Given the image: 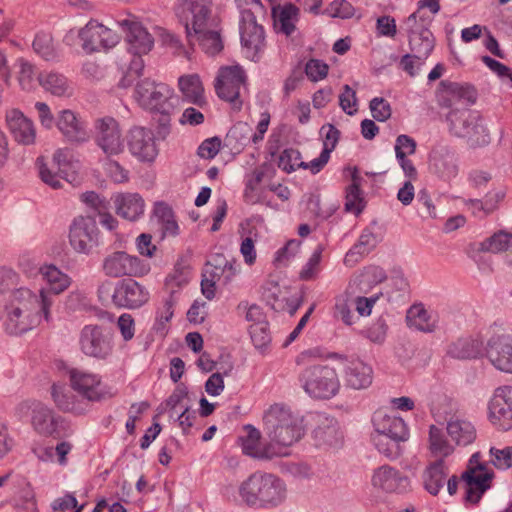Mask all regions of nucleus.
<instances>
[{
	"mask_svg": "<svg viewBox=\"0 0 512 512\" xmlns=\"http://www.w3.org/2000/svg\"><path fill=\"white\" fill-rule=\"evenodd\" d=\"M373 423L376 430L382 435L377 443L379 448L387 438L397 442L408 439L409 431L407 425L400 417L378 413L374 416Z\"/></svg>",
	"mask_w": 512,
	"mask_h": 512,
	"instance_id": "cd10ccee",
	"label": "nucleus"
},
{
	"mask_svg": "<svg viewBox=\"0 0 512 512\" xmlns=\"http://www.w3.org/2000/svg\"><path fill=\"white\" fill-rule=\"evenodd\" d=\"M33 48L36 53L48 59L55 55V44L50 32L40 31L33 41Z\"/></svg>",
	"mask_w": 512,
	"mask_h": 512,
	"instance_id": "864d4df0",
	"label": "nucleus"
},
{
	"mask_svg": "<svg viewBox=\"0 0 512 512\" xmlns=\"http://www.w3.org/2000/svg\"><path fill=\"white\" fill-rule=\"evenodd\" d=\"M419 43H415L412 50L415 55L406 54L401 58L402 69L411 77L416 75V68L424 62L432 53L435 47V37L430 29L423 28L418 32Z\"/></svg>",
	"mask_w": 512,
	"mask_h": 512,
	"instance_id": "393cba45",
	"label": "nucleus"
},
{
	"mask_svg": "<svg viewBox=\"0 0 512 512\" xmlns=\"http://www.w3.org/2000/svg\"><path fill=\"white\" fill-rule=\"evenodd\" d=\"M241 226L240 253L243 256L244 262L248 266H253L257 260L255 243L259 238V231L257 227L252 224L251 220H246L245 224Z\"/></svg>",
	"mask_w": 512,
	"mask_h": 512,
	"instance_id": "58836bf2",
	"label": "nucleus"
},
{
	"mask_svg": "<svg viewBox=\"0 0 512 512\" xmlns=\"http://www.w3.org/2000/svg\"><path fill=\"white\" fill-rule=\"evenodd\" d=\"M277 166L287 174L296 171L302 167L301 153L295 148L282 150L277 159Z\"/></svg>",
	"mask_w": 512,
	"mask_h": 512,
	"instance_id": "3c124183",
	"label": "nucleus"
},
{
	"mask_svg": "<svg viewBox=\"0 0 512 512\" xmlns=\"http://www.w3.org/2000/svg\"><path fill=\"white\" fill-rule=\"evenodd\" d=\"M83 508L84 505H78L77 499L72 494L67 493L53 502L52 512H66L68 510L82 512Z\"/></svg>",
	"mask_w": 512,
	"mask_h": 512,
	"instance_id": "69168bd1",
	"label": "nucleus"
},
{
	"mask_svg": "<svg viewBox=\"0 0 512 512\" xmlns=\"http://www.w3.org/2000/svg\"><path fill=\"white\" fill-rule=\"evenodd\" d=\"M111 298L115 307L134 310L148 303L150 293L133 277L124 278L116 284Z\"/></svg>",
	"mask_w": 512,
	"mask_h": 512,
	"instance_id": "f3484780",
	"label": "nucleus"
},
{
	"mask_svg": "<svg viewBox=\"0 0 512 512\" xmlns=\"http://www.w3.org/2000/svg\"><path fill=\"white\" fill-rule=\"evenodd\" d=\"M396 19L390 15H382L376 20V34L379 37L394 39L397 36Z\"/></svg>",
	"mask_w": 512,
	"mask_h": 512,
	"instance_id": "680f3d73",
	"label": "nucleus"
},
{
	"mask_svg": "<svg viewBox=\"0 0 512 512\" xmlns=\"http://www.w3.org/2000/svg\"><path fill=\"white\" fill-rule=\"evenodd\" d=\"M206 270L218 281V285L226 286L237 276L239 264L235 258L229 260L223 254H216L208 262Z\"/></svg>",
	"mask_w": 512,
	"mask_h": 512,
	"instance_id": "72a5a7b5",
	"label": "nucleus"
},
{
	"mask_svg": "<svg viewBox=\"0 0 512 512\" xmlns=\"http://www.w3.org/2000/svg\"><path fill=\"white\" fill-rule=\"evenodd\" d=\"M512 247V232L499 230L479 243L478 252L501 253Z\"/></svg>",
	"mask_w": 512,
	"mask_h": 512,
	"instance_id": "37998d69",
	"label": "nucleus"
},
{
	"mask_svg": "<svg viewBox=\"0 0 512 512\" xmlns=\"http://www.w3.org/2000/svg\"><path fill=\"white\" fill-rule=\"evenodd\" d=\"M494 478V471L483 461L480 452L473 453L460 476L465 502L477 505L483 495L493 486Z\"/></svg>",
	"mask_w": 512,
	"mask_h": 512,
	"instance_id": "6e6552de",
	"label": "nucleus"
},
{
	"mask_svg": "<svg viewBox=\"0 0 512 512\" xmlns=\"http://www.w3.org/2000/svg\"><path fill=\"white\" fill-rule=\"evenodd\" d=\"M98 228L96 221L90 216L76 217L69 230V242L79 253H87L96 243Z\"/></svg>",
	"mask_w": 512,
	"mask_h": 512,
	"instance_id": "a211bd4d",
	"label": "nucleus"
},
{
	"mask_svg": "<svg viewBox=\"0 0 512 512\" xmlns=\"http://www.w3.org/2000/svg\"><path fill=\"white\" fill-rule=\"evenodd\" d=\"M486 355L499 370L512 373V337L506 334L493 335L487 343Z\"/></svg>",
	"mask_w": 512,
	"mask_h": 512,
	"instance_id": "a878e982",
	"label": "nucleus"
},
{
	"mask_svg": "<svg viewBox=\"0 0 512 512\" xmlns=\"http://www.w3.org/2000/svg\"><path fill=\"white\" fill-rule=\"evenodd\" d=\"M322 250H315L298 273L300 281H315L321 272Z\"/></svg>",
	"mask_w": 512,
	"mask_h": 512,
	"instance_id": "8fccbe9b",
	"label": "nucleus"
},
{
	"mask_svg": "<svg viewBox=\"0 0 512 512\" xmlns=\"http://www.w3.org/2000/svg\"><path fill=\"white\" fill-rule=\"evenodd\" d=\"M127 147L139 161L152 162L158 154L155 137L150 129L135 126L126 136Z\"/></svg>",
	"mask_w": 512,
	"mask_h": 512,
	"instance_id": "6ab92c4d",
	"label": "nucleus"
},
{
	"mask_svg": "<svg viewBox=\"0 0 512 512\" xmlns=\"http://www.w3.org/2000/svg\"><path fill=\"white\" fill-rule=\"evenodd\" d=\"M177 88L184 101L198 107H204L207 105L205 87L199 74L188 73L179 76L177 80Z\"/></svg>",
	"mask_w": 512,
	"mask_h": 512,
	"instance_id": "c85d7f7f",
	"label": "nucleus"
},
{
	"mask_svg": "<svg viewBox=\"0 0 512 512\" xmlns=\"http://www.w3.org/2000/svg\"><path fill=\"white\" fill-rule=\"evenodd\" d=\"M133 98L140 108L158 117L164 132H168L171 115L176 106L174 88L165 82H157L151 78H144L135 84Z\"/></svg>",
	"mask_w": 512,
	"mask_h": 512,
	"instance_id": "7ed1b4c3",
	"label": "nucleus"
},
{
	"mask_svg": "<svg viewBox=\"0 0 512 512\" xmlns=\"http://www.w3.org/2000/svg\"><path fill=\"white\" fill-rule=\"evenodd\" d=\"M301 241L297 239L288 240L285 245L275 253L274 264H285L294 258L300 250Z\"/></svg>",
	"mask_w": 512,
	"mask_h": 512,
	"instance_id": "052dcab7",
	"label": "nucleus"
},
{
	"mask_svg": "<svg viewBox=\"0 0 512 512\" xmlns=\"http://www.w3.org/2000/svg\"><path fill=\"white\" fill-rule=\"evenodd\" d=\"M96 143L108 156H117L124 151V141L119 122L111 117L98 118L94 124Z\"/></svg>",
	"mask_w": 512,
	"mask_h": 512,
	"instance_id": "dca6fc26",
	"label": "nucleus"
},
{
	"mask_svg": "<svg viewBox=\"0 0 512 512\" xmlns=\"http://www.w3.org/2000/svg\"><path fill=\"white\" fill-rule=\"evenodd\" d=\"M373 487L385 493H399L408 484V478L388 465L377 468L371 479Z\"/></svg>",
	"mask_w": 512,
	"mask_h": 512,
	"instance_id": "c756f323",
	"label": "nucleus"
},
{
	"mask_svg": "<svg viewBox=\"0 0 512 512\" xmlns=\"http://www.w3.org/2000/svg\"><path fill=\"white\" fill-rule=\"evenodd\" d=\"M5 123L16 143L24 146H30L36 143L37 129L35 124L19 109L13 108L6 111Z\"/></svg>",
	"mask_w": 512,
	"mask_h": 512,
	"instance_id": "5701e85b",
	"label": "nucleus"
},
{
	"mask_svg": "<svg viewBox=\"0 0 512 512\" xmlns=\"http://www.w3.org/2000/svg\"><path fill=\"white\" fill-rule=\"evenodd\" d=\"M446 431L451 441L457 446H468L477 437L475 426L463 416H452L447 421Z\"/></svg>",
	"mask_w": 512,
	"mask_h": 512,
	"instance_id": "7c9ffc66",
	"label": "nucleus"
},
{
	"mask_svg": "<svg viewBox=\"0 0 512 512\" xmlns=\"http://www.w3.org/2000/svg\"><path fill=\"white\" fill-rule=\"evenodd\" d=\"M447 465L441 459L430 461L423 471V484L432 495H437L443 488L447 477Z\"/></svg>",
	"mask_w": 512,
	"mask_h": 512,
	"instance_id": "c9c22d12",
	"label": "nucleus"
},
{
	"mask_svg": "<svg viewBox=\"0 0 512 512\" xmlns=\"http://www.w3.org/2000/svg\"><path fill=\"white\" fill-rule=\"evenodd\" d=\"M57 127L70 141L81 142L87 138L83 122L71 110L60 112Z\"/></svg>",
	"mask_w": 512,
	"mask_h": 512,
	"instance_id": "e433bc0d",
	"label": "nucleus"
},
{
	"mask_svg": "<svg viewBox=\"0 0 512 512\" xmlns=\"http://www.w3.org/2000/svg\"><path fill=\"white\" fill-rule=\"evenodd\" d=\"M79 37L83 49L89 53L111 49L121 40L118 32L94 19L80 30Z\"/></svg>",
	"mask_w": 512,
	"mask_h": 512,
	"instance_id": "2eb2a0df",
	"label": "nucleus"
},
{
	"mask_svg": "<svg viewBox=\"0 0 512 512\" xmlns=\"http://www.w3.org/2000/svg\"><path fill=\"white\" fill-rule=\"evenodd\" d=\"M39 81L44 89L53 95L59 97L71 95V88L67 79L61 74L55 72L43 73L40 75Z\"/></svg>",
	"mask_w": 512,
	"mask_h": 512,
	"instance_id": "49530a36",
	"label": "nucleus"
},
{
	"mask_svg": "<svg viewBox=\"0 0 512 512\" xmlns=\"http://www.w3.org/2000/svg\"><path fill=\"white\" fill-rule=\"evenodd\" d=\"M257 15L262 14L242 11L239 25L242 51L252 61L258 60L266 48L265 31L257 22Z\"/></svg>",
	"mask_w": 512,
	"mask_h": 512,
	"instance_id": "f8f14e48",
	"label": "nucleus"
},
{
	"mask_svg": "<svg viewBox=\"0 0 512 512\" xmlns=\"http://www.w3.org/2000/svg\"><path fill=\"white\" fill-rule=\"evenodd\" d=\"M247 84L246 71L238 63L220 66L213 81L217 97L236 111L242 109L243 93L247 91Z\"/></svg>",
	"mask_w": 512,
	"mask_h": 512,
	"instance_id": "0eeeda50",
	"label": "nucleus"
},
{
	"mask_svg": "<svg viewBox=\"0 0 512 512\" xmlns=\"http://www.w3.org/2000/svg\"><path fill=\"white\" fill-rule=\"evenodd\" d=\"M138 253L147 258H153L157 252V246L152 241V235L141 233L135 241Z\"/></svg>",
	"mask_w": 512,
	"mask_h": 512,
	"instance_id": "774afa93",
	"label": "nucleus"
},
{
	"mask_svg": "<svg viewBox=\"0 0 512 512\" xmlns=\"http://www.w3.org/2000/svg\"><path fill=\"white\" fill-rule=\"evenodd\" d=\"M272 15L274 27L285 35H291L295 30V23L298 21L299 9L292 3H285L273 7Z\"/></svg>",
	"mask_w": 512,
	"mask_h": 512,
	"instance_id": "4c0bfd02",
	"label": "nucleus"
},
{
	"mask_svg": "<svg viewBox=\"0 0 512 512\" xmlns=\"http://www.w3.org/2000/svg\"><path fill=\"white\" fill-rule=\"evenodd\" d=\"M263 420L270 429V443L275 457L288 455V449L304 435L302 419L282 404L271 405Z\"/></svg>",
	"mask_w": 512,
	"mask_h": 512,
	"instance_id": "f03ea898",
	"label": "nucleus"
},
{
	"mask_svg": "<svg viewBox=\"0 0 512 512\" xmlns=\"http://www.w3.org/2000/svg\"><path fill=\"white\" fill-rule=\"evenodd\" d=\"M68 378L70 387L83 400L101 402L112 396L106 389L102 376L97 373L72 368L68 371Z\"/></svg>",
	"mask_w": 512,
	"mask_h": 512,
	"instance_id": "4468645a",
	"label": "nucleus"
},
{
	"mask_svg": "<svg viewBox=\"0 0 512 512\" xmlns=\"http://www.w3.org/2000/svg\"><path fill=\"white\" fill-rule=\"evenodd\" d=\"M489 419L501 430L512 426V386H501L495 390L489 403Z\"/></svg>",
	"mask_w": 512,
	"mask_h": 512,
	"instance_id": "aec40b11",
	"label": "nucleus"
},
{
	"mask_svg": "<svg viewBox=\"0 0 512 512\" xmlns=\"http://www.w3.org/2000/svg\"><path fill=\"white\" fill-rule=\"evenodd\" d=\"M490 462L497 469H509L512 467V447L498 449L490 448Z\"/></svg>",
	"mask_w": 512,
	"mask_h": 512,
	"instance_id": "4d7b16f0",
	"label": "nucleus"
},
{
	"mask_svg": "<svg viewBox=\"0 0 512 512\" xmlns=\"http://www.w3.org/2000/svg\"><path fill=\"white\" fill-rule=\"evenodd\" d=\"M188 282L189 277L185 269L183 267H175L165 278L164 288L168 291L169 295L175 296V293L187 285Z\"/></svg>",
	"mask_w": 512,
	"mask_h": 512,
	"instance_id": "603ef678",
	"label": "nucleus"
},
{
	"mask_svg": "<svg viewBox=\"0 0 512 512\" xmlns=\"http://www.w3.org/2000/svg\"><path fill=\"white\" fill-rule=\"evenodd\" d=\"M50 394L55 407L59 411L75 416L85 414L87 404L79 396L71 393L65 383L54 382L51 385Z\"/></svg>",
	"mask_w": 512,
	"mask_h": 512,
	"instance_id": "bb28decb",
	"label": "nucleus"
},
{
	"mask_svg": "<svg viewBox=\"0 0 512 512\" xmlns=\"http://www.w3.org/2000/svg\"><path fill=\"white\" fill-rule=\"evenodd\" d=\"M427 450L434 459L445 461L455 452V445L452 444L443 430L432 424L428 429Z\"/></svg>",
	"mask_w": 512,
	"mask_h": 512,
	"instance_id": "f704fd0d",
	"label": "nucleus"
},
{
	"mask_svg": "<svg viewBox=\"0 0 512 512\" xmlns=\"http://www.w3.org/2000/svg\"><path fill=\"white\" fill-rule=\"evenodd\" d=\"M435 99L439 107L450 109L457 102V82L442 80L439 82Z\"/></svg>",
	"mask_w": 512,
	"mask_h": 512,
	"instance_id": "de8ad7c7",
	"label": "nucleus"
},
{
	"mask_svg": "<svg viewBox=\"0 0 512 512\" xmlns=\"http://www.w3.org/2000/svg\"><path fill=\"white\" fill-rule=\"evenodd\" d=\"M369 108L372 117L379 122L387 121L392 115L390 103L382 97L373 98L369 103Z\"/></svg>",
	"mask_w": 512,
	"mask_h": 512,
	"instance_id": "13d9d810",
	"label": "nucleus"
},
{
	"mask_svg": "<svg viewBox=\"0 0 512 512\" xmlns=\"http://www.w3.org/2000/svg\"><path fill=\"white\" fill-rule=\"evenodd\" d=\"M328 358L341 362H347L344 368V379L346 385L352 389H365L372 384L373 369L360 358L348 359L345 355L330 353Z\"/></svg>",
	"mask_w": 512,
	"mask_h": 512,
	"instance_id": "412c9836",
	"label": "nucleus"
},
{
	"mask_svg": "<svg viewBox=\"0 0 512 512\" xmlns=\"http://www.w3.org/2000/svg\"><path fill=\"white\" fill-rule=\"evenodd\" d=\"M406 319L410 327L419 331L432 332L436 327L435 320L421 303L414 304L408 309Z\"/></svg>",
	"mask_w": 512,
	"mask_h": 512,
	"instance_id": "79ce46f5",
	"label": "nucleus"
},
{
	"mask_svg": "<svg viewBox=\"0 0 512 512\" xmlns=\"http://www.w3.org/2000/svg\"><path fill=\"white\" fill-rule=\"evenodd\" d=\"M222 149V140L218 136L205 139L197 149V155L205 160L214 159Z\"/></svg>",
	"mask_w": 512,
	"mask_h": 512,
	"instance_id": "bf43d9fd",
	"label": "nucleus"
},
{
	"mask_svg": "<svg viewBox=\"0 0 512 512\" xmlns=\"http://www.w3.org/2000/svg\"><path fill=\"white\" fill-rule=\"evenodd\" d=\"M276 170L270 163H263L256 167L251 174L248 176L246 188L244 192V199L247 203L263 204L267 207L278 209V205L275 204L265 193L261 191L260 194H256L257 187L265 180H271L275 177Z\"/></svg>",
	"mask_w": 512,
	"mask_h": 512,
	"instance_id": "4be33fe9",
	"label": "nucleus"
},
{
	"mask_svg": "<svg viewBox=\"0 0 512 512\" xmlns=\"http://www.w3.org/2000/svg\"><path fill=\"white\" fill-rule=\"evenodd\" d=\"M11 499L14 507L22 512H39L35 491L25 477H17L13 481Z\"/></svg>",
	"mask_w": 512,
	"mask_h": 512,
	"instance_id": "2f4dec72",
	"label": "nucleus"
},
{
	"mask_svg": "<svg viewBox=\"0 0 512 512\" xmlns=\"http://www.w3.org/2000/svg\"><path fill=\"white\" fill-rule=\"evenodd\" d=\"M118 24L125 33V39L129 45V49L135 54L126 74L119 83L121 87L128 88L133 84L135 79L142 76L145 64L141 56L148 54L152 50L154 40L152 35L135 15H128L127 18L118 21Z\"/></svg>",
	"mask_w": 512,
	"mask_h": 512,
	"instance_id": "39448f33",
	"label": "nucleus"
},
{
	"mask_svg": "<svg viewBox=\"0 0 512 512\" xmlns=\"http://www.w3.org/2000/svg\"><path fill=\"white\" fill-rule=\"evenodd\" d=\"M53 161L58 167V173L62 178H65L70 183L77 181V175L73 173L69 178L68 170L72 167V155L68 150L58 149L54 156Z\"/></svg>",
	"mask_w": 512,
	"mask_h": 512,
	"instance_id": "5fc2aeb1",
	"label": "nucleus"
},
{
	"mask_svg": "<svg viewBox=\"0 0 512 512\" xmlns=\"http://www.w3.org/2000/svg\"><path fill=\"white\" fill-rule=\"evenodd\" d=\"M417 148L416 141L405 134L399 135L396 138L395 154L396 158L408 157L415 154Z\"/></svg>",
	"mask_w": 512,
	"mask_h": 512,
	"instance_id": "0e129e2a",
	"label": "nucleus"
},
{
	"mask_svg": "<svg viewBox=\"0 0 512 512\" xmlns=\"http://www.w3.org/2000/svg\"><path fill=\"white\" fill-rule=\"evenodd\" d=\"M286 494V486L279 476L262 471L251 474L239 488L243 502L255 508H275L284 502Z\"/></svg>",
	"mask_w": 512,
	"mask_h": 512,
	"instance_id": "20e7f679",
	"label": "nucleus"
},
{
	"mask_svg": "<svg viewBox=\"0 0 512 512\" xmlns=\"http://www.w3.org/2000/svg\"><path fill=\"white\" fill-rule=\"evenodd\" d=\"M327 12L331 17L346 19L353 16L354 9L346 0H334L327 7Z\"/></svg>",
	"mask_w": 512,
	"mask_h": 512,
	"instance_id": "338daca9",
	"label": "nucleus"
},
{
	"mask_svg": "<svg viewBox=\"0 0 512 512\" xmlns=\"http://www.w3.org/2000/svg\"><path fill=\"white\" fill-rule=\"evenodd\" d=\"M441 10V0H419L417 2V9L409 17L408 21H419L422 24V28L429 29L434 16Z\"/></svg>",
	"mask_w": 512,
	"mask_h": 512,
	"instance_id": "a18cd8bd",
	"label": "nucleus"
},
{
	"mask_svg": "<svg viewBox=\"0 0 512 512\" xmlns=\"http://www.w3.org/2000/svg\"><path fill=\"white\" fill-rule=\"evenodd\" d=\"M39 274L46 287L39 290L37 297L43 317L48 322L51 319L52 295L67 291L72 284V278L54 264H43L39 268Z\"/></svg>",
	"mask_w": 512,
	"mask_h": 512,
	"instance_id": "9b49d317",
	"label": "nucleus"
},
{
	"mask_svg": "<svg viewBox=\"0 0 512 512\" xmlns=\"http://www.w3.org/2000/svg\"><path fill=\"white\" fill-rule=\"evenodd\" d=\"M113 201L116 213L126 220L136 221L144 213L145 202L138 193H119Z\"/></svg>",
	"mask_w": 512,
	"mask_h": 512,
	"instance_id": "473e14b6",
	"label": "nucleus"
},
{
	"mask_svg": "<svg viewBox=\"0 0 512 512\" xmlns=\"http://www.w3.org/2000/svg\"><path fill=\"white\" fill-rule=\"evenodd\" d=\"M43 315L40 301L30 289L16 290L6 306L4 325L11 334H21L36 326Z\"/></svg>",
	"mask_w": 512,
	"mask_h": 512,
	"instance_id": "423d86ee",
	"label": "nucleus"
},
{
	"mask_svg": "<svg viewBox=\"0 0 512 512\" xmlns=\"http://www.w3.org/2000/svg\"><path fill=\"white\" fill-rule=\"evenodd\" d=\"M153 215L161 225L163 236H176L179 232V226L175 219L172 207L164 201H158L154 204Z\"/></svg>",
	"mask_w": 512,
	"mask_h": 512,
	"instance_id": "a19ab883",
	"label": "nucleus"
},
{
	"mask_svg": "<svg viewBox=\"0 0 512 512\" xmlns=\"http://www.w3.org/2000/svg\"><path fill=\"white\" fill-rule=\"evenodd\" d=\"M79 346L88 357L106 359L113 351V332L103 325H85L80 332Z\"/></svg>",
	"mask_w": 512,
	"mask_h": 512,
	"instance_id": "ddd939ff",
	"label": "nucleus"
},
{
	"mask_svg": "<svg viewBox=\"0 0 512 512\" xmlns=\"http://www.w3.org/2000/svg\"><path fill=\"white\" fill-rule=\"evenodd\" d=\"M329 71V64L318 58H310L304 65V74L313 83L325 80L329 75Z\"/></svg>",
	"mask_w": 512,
	"mask_h": 512,
	"instance_id": "09e8293b",
	"label": "nucleus"
},
{
	"mask_svg": "<svg viewBox=\"0 0 512 512\" xmlns=\"http://www.w3.org/2000/svg\"><path fill=\"white\" fill-rule=\"evenodd\" d=\"M102 271L110 278H144L151 272V265L135 254L114 251L103 259Z\"/></svg>",
	"mask_w": 512,
	"mask_h": 512,
	"instance_id": "1a4fd4ad",
	"label": "nucleus"
},
{
	"mask_svg": "<svg viewBox=\"0 0 512 512\" xmlns=\"http://www.w3.org/2000/svg\"><path fill=\"white\" fill-rule=\"evenodd\" d=\"M238 444L242 452L250 457L257 459L275 458L270 441L263 443L261 431L251 424L242 427L241 434L238 436Z\"/></svg>",
	"mask_w": 512,
	"mask_h": 512,
	"instance_id": "b1692460",
	"label": "nucleus"
},
{
	"mask_svg": "<svg viewBox=\"0 0 512 512\" xmlns=\"http://www.w3.org/2000/svg\"><path fill=\"white\" fill-rule=\"evenodd\" d=\"M303 387L310 397L329 400L339 393L341 384L335 368L316 365L306 370Z\"/></svg>",
	"mask_w": 512,
	"mask_h": 512,
	"instance_id": "9d476101",
	"label": "nucleus"
},
{
	"mask_svg": "<svg viewBox=\"0 0 512 512\" xmlns=\"http://www.w3.org/2000/svg\"><path fill=\"white\" fill-rule=\"evenodd\" d=\"M360 185L361 177L355 171L351 177V184L346 188L344 203L345 211L355 216H359L366 207V200Z\"/></svg>",
	"mask_w": 512,
	"mask_h": 512,
	"instance_id": "ea45409f",
	"label": "nucleus"
},
{
	"mask_svg": "<svg viewBox=\"0 0 512 512\" xmlns=\"http://www.w3.org/2000/svg\"><path fill=\"white\" fill-rule=\"evenodd\" d=\"M252 343L257 349H266L271 343L269 323H261L255 327H248Z\"/></svg>",
	"mask_w": 512,
	"mask_h": 512,
	"instance_id": "6e6d98bb",
	"label": "nucleus"
},
{
	"mask_svg": "<svg viewBox=\"0 0 512 512\" xmlns=\"http://www.w3.org/2000/svg\"><path fill=\"white\" fill-rule=\"evenodd\" d=\"M32 425L38 433L45 436L53 435L58 427L52 410L46 407H40L33 411Z\"/></svg>",
	"mask_w": 512,
	"mask_h": 512,
	"instance_id": "c03bdc74",
	"label": "nucleus"
},
{
	"mask_svg": "<svg viewBox=\"0 0 512 512\" xmlns=\"http://www.w3.org/2000/svg\"><path fill=\"white\" fill-rule=\"evenodd\" d=\"M213 5L214 0H176L174 5L188 44H198L209 55L220 53L224 47L221 20L212 15Z\"/></svg>",
	"mask_w": 512,
	"mask_h": 512,
	"instance_id": "f257e3e1",
	"label": "nucleus"
},
{
	"mask_svg": "<svg viewBox=\"0 0 512 512\" xmlns=\"http://www.w3.org/2000/svg\"><path fill=\"white\" fill-rule=\"evenodd\" d=\"M175 304V296L169 295L166 299H164L162 305L157 309L156 324L159 327L164 328L166 324L171 321L174 315Z\"/></svg>",
	"mask_w": 512,
	"mask_h": 512,
	"instance_id": "e2e57ef3",
	"label": "nucleus"
}]
</instances>
